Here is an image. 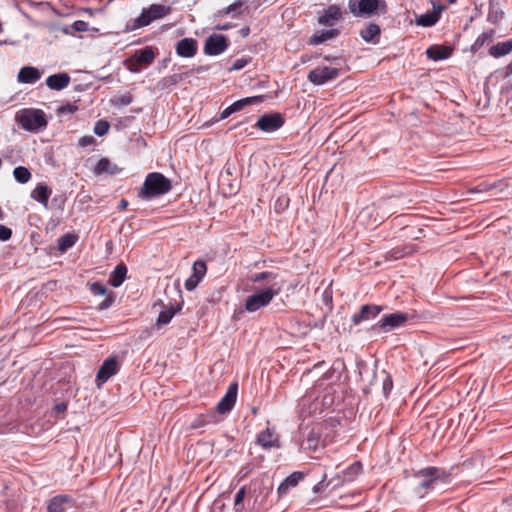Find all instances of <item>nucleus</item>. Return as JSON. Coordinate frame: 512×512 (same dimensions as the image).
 I'll use <instances>...</instances> for the list:
<instances>
[{"label":"nucleus","instance_id":"nucleus-28","mask_svg":"<svg viewBox=\"0 0 512 512\" xmlns=\"http://www.w3.org/2000/svg\"><path fill=\"white\" fill-rule=\"evenodd\" d=\"M127 274V267L125 264H118L113 272L110 274L109 283L113 287H119L124 282Z\"/></svg>","mask_w":512,"mask_h":512},{"label":"nucleus","instance_id":"nucleus-43","mask_svg":"<svg viewBox=\"0 0 512 512\" xmlns=\"http://www.w3.org/2000/svg\"><path fill=\"white\" fill-rule=\"evenodd\" d=\"M89 286H90V291L94 295H105L107 293V288L100 282L91 283Z\"/></svg>","mask_w":512,"mask_h":512},{"label":"nucleus","instance_id":"nucleus-14","mask_svg":"<svg viewBox=\"0 0 512 512\" xmlns=\"http://www.w3.org/2000/svg\"><path fill=\"white\" fill-rule=\"evenodd\" d=\"M383 310L382 306L367 304L360 308V311L352 316V322L355 325L360 324L362 321H366L375 318Z\"/></svg>","mask_w":512,"mask_h":512},{"label":"nucleus","instance_id":"nucleus-24","mask_svg":"<svg viewBox=\"0 0 512 512\" xmlns=\"http://www.w3.org/2000/svg\"><path fill=\"white\" fill-rule=\"evenodd\" d=\"M380 27L377 24L369 23L364 29L360 31V36L366 42L378 43L380 38Z\"/></svg>","mask_w":512,"mask_h":512},{"label":"nucleus","instance_id":"nucleus-41","mask_svg":"<svg viewBox=\"0 0 512 512\" xmlns=\"http://www.w3.org/2000/svg\"><path fill=\"white\" fill-rule=\"evenodd\" d=\"M109 128L110 125L107 121L99 120L95 124L94 133L98 136H104L105 134H107Z\"/></svg>","mask_w":512,"mask_h":512},{"label":"nucleus","instance_id":"nucleus-44","mask_svg":"<svg viewBox=\"0 0 512 512\" xmlns=\"http://www.w3.org/2000/svg\"><path fill=\"white\" fill-rule=\"evenodd\" d=\"M127 69L130 72L138 73L141 71L142 64L140 62H134V55L126 60Z\"/></svg>","mask_w":512,"mask_h":512},{"label":"nucleus","instance_id":"nucleus-10","mask_svg":"<svg viewBox=\"0 0 512 512\" xmlns=\"http://www.w3.org/2000/svg\"><path fill=\"white\" fill-rule=\"evenodd\" d=\"M284 124V118L279 113H269L261 116L255 124V127L264 132H273L281 128Z\"/></svg>","mask_w":512,"mask_h":512},{"label":"nucleus","instance_id":"nucleus-15","mask_svg":"<svg viewBox=\"0 0 512 512\" xmlns=\"http://www.w3.org/2000/svg\"><path fill=\"white\" fill-rule=\"evenodd\" d=\"M74 506V500L69 495H57L53 497L47 506L48 512H66L68 508Z\"/></svg>","mask_w":512,"mask_h":512},{"label":"nucleus","instance_id":"nucleus-19","mask_svg":"<svg viewBox=\"0 0 512 512\" xmlns=\"http://www.w3.org/2000/svg\"><path fill=\"white\" fill-rule=\"evenodd\" d=\"M341 16L339 7L336 5H330L324 10L323 14L319 16L318 22L324 26H333Z\"/></svg>","mask_w":512,"mask_h":512},{"label":"nucleus","instance_id":"nucleus-50","mask_svg":"<svg viewBox=\"0 0 512 512\" xmlns=\"http://www.w3.org/2000/svg\"><path fill=\"white\" fill-rule=\"evenodd\" d=\"M12 236V230L5 225L0 224V240L8 241Z\"/></svg>","mask_w":512,"mask_h":512},{"label":"nucleus","instance_id":"nucleus-34","mask_svg":"<svg viewBox=\"0 0 512 512\" xmlns=\"http://www.w3.org/2000/svg\"><path fill=\"white\" fill-rule=\"evenodd\" d=\"M77 240V237L73 234H65L58 239V250L62 253L66 252L71 248Z\"/></svg>","mask_w":512,"mask_h":512},{"label":"nucleus","instance_id":"nucleus-46","mask_svg":"<svg viewBox=\"0 0 512 512\" xmlns=\"http://www.w3.org/2000/svg\"><path fill=\"white\" fill-rule=\"evenodd\" d=\"M201 281V279H198L196 276L194 275H191L186 281H185V288L188 290V291H192L194 290L199 282Z\"/></svg>","mask_w":512,"mask_h":512},{"label":"nucleus","instance_id":"nucleus-61","mask_svg":"<svg viewBox=\"0 0 512 512\" xmlns=\"http://www.w3.org/2000/svg\"><path fill=\"white\" fill-rule=\"evenodd\" d=\"M127 206H128V201H127V200H125V199H122V200L120 201V204H119V207H118V208H119V210H124V209H126V208H127Z\"/></svg>","mask_w":512,"mask_h":512},{"label":"nucleus","instance_id":"nucleus-35","mask_svg":"<svg viewBox=\"0 0 512 512\" xmlns=\"http://www.w3.org/2000/svg\"><path fill=\"white\" fill-rule=\"evenodd\" d=\"M320 436L313 430L309 432L307 438L302 443V448L306 450H316L318 447Z\"/></svg>","mask_w":512,"mask_h":512},{"label":"nucleus","instance_id":"nucleus-53","mask_svg":"<svg viewBox=\"0 0 512 512\" xmlns=\"http://www.w3.org/2000/svg\"><path fill=\"white\" fill-rule=\"evenodd\" d=\"M245 496H246V487L243 486L236 493L235 501H234L235 506H240L243 503Z\"/></svg>","mask_w":512,"mask_h":512},{"label":"nucleus","instance_id":"nucleus-3","mask_svg":"<svg viewBox=\"0 0 512 512\" xmlns=\"http://www.w3.org/2000/svg\"><path fill=\"white\" fill-rule=\"evenodd\" d=\"M171 12V8L161 4H152L144 8L139 17L126 24L125 31H133L149 25L152 21L162 18Z\"/></svg>","mask_w":512,"mask_h":512},{"label":"nucleus","instance_id":"nucleus-17","mask_svg":"<svg viewBox=\"0 0 512 512\" xmlns=\"http://www.w3.org/2000/svg\"><path fill=\"white\" fill-rule=\"evenodd\" d=\"M444 10V6L438 5L434 7L432 12H427L416 18V24L423 27L433 26L440 18L441 12Z\"/></svg>","mask_w":512,"mask_h":512},{"label":"nucleus","instance_id":"nucleus-32","mask_svg":"<svg viewBox=\"0 0 512 512\" xmlns=\"http://www.w3.org/2000/svg\"><path fill=\"white\" fill-rule=\"evenodd\" d=\"M263 96H253V97H247L240 99L233 104H231L232 108L235 112L241 111L244 107L252 104H257L262 102Z\"/></svg>","mask_w":512,"mask_h":512},{"label":"nucleus","instance_id":"nucleus-47","mask_svg":"<svg viewBox=\"0 0 512 512\" xmlns=\"http://www.w3.org/2000/svg\"><path fill=\"white\" fill-rule=\"evenodd\" d=\"M71 28L75 32H85L88 30V23L82 20H77L71 25Z\"/></svg>","mask_w":512,"mask_h":512},{"label":"nucleus","instance_id":"nucleus-51","mask_svg":"<svg viewBox=\"0 0 512 512\" xmlns=\"http://www.w3.org/2000/svg\"><path fill=\"white\" fill-rule=\"evenodd\" d=\"M332 482H333V480H330V481L326 482V474H325L323 479L314 486L313 490H314L315 493L322 492Z\"/></svg>","mask_w":512,"mask_h":512},{"label":"nucleus","instance_id":"nucleus-13","mask_svg":"<svg viewBox=\"0 0 512 512\" xmlns=\"http://www.w3.org/2000/svg\"><path fill=\"white\" fill-rule=\"evenodd\" d=\"M175 50L178 56L190 58L196 55L198 43L193 38H183L177 42Z\"/></svg>","mask_w":512,"mask_h":512},{"label":"nucleus","instance_id":"nucleus-30","mask_svg":"<svg viewBox=\"0 0 512 512\" xmlns=\"http://www.w3.org/2000/svg\"><path fill=\"white\" fill-rule=\"evenodd\" d=\"M512 51V40H508L505 42L497 43L496 45H493L489 53L491 56L498 58L504 55L509 54Z\"/></svg>","mask_w":512,"mask_h":512},{"label":"nucleus","instance_id":"nucleus-52","mask_svg":"<svg viewBox=\"0 0 512 512\" xmlns=\"http://www.w3.org/2000/svg\"><path fill=\"white\" fill-rule=\"evenodd\" d=\"M250 62V59L248 58H239L236 59L231 67V70H241L243 69L248 63Z\"/></svg>","mask_w":512,"mask_h":512},{"label":"nucleus","instance_id":"nucleus-22","mask_svg":"<svg viewBox=\"0 0 512 512\" xmlns=\"http://www.w3.org/2000/svg\"><path fill=\"white\" fill-rule=\"evenodd\" d=\"M93 172L96 175H101L103 173L115 175L120 172V168L116 164L112 163L108 158H101L96 164Z\"/></svg>","mask_w":512,"mask_h":512},{"label":"nucleus","instance_id":"nucleus-7","mask_svg":"<svg viewBox=\"0 0 512 512\" xmlns=\"http://www.w3.org/2000/svg\"><path fill=\"white\" fill-rule=\"evenodd\" d=\"M339 75V68L320 66L311 70L307 78L314 85H323L329 81L335 80L336 78L339 77Z\"/></svg>","mask_w":512,"mask_h":512},{"label":"nucleus","instance_id":"nucleus-62","mask_svg":"<svg viewBox=\"0 0 512 512\" xmlns=\"http://www.w3.org/2000/svg\"><path fill=\"white\" fill-rule=\"evenodd\" d=\"M249 32H250L249 27H244V28H242V29L240 30V33H241V35H242L243 37L248 36V35H249Z\"/></svg>","mask_w":512,"mask_h":512},{"label":"nucleus","instance_id":"nucleus-36","mask_svg":"<svg viewBox=\"0 0 512 512\" xmlns=\"http://www.w3.org/2000/svg\"><path fill=\"white\" fill-rule=\"evenodd\" d=\"M14 178L21 184L27 183L31 179L30 171L24 166H18L13 171Z\"/></svg>","mask_w":512,"mask_h":512},{"label":"nucleus","instance_id":"nucleus-56","mask_svg":"<svg viewBox=\"0 0 512 512\" xmlns=\"http://www.w3.org/2000/svg\"><path fill=\"white\" fill-rule=\"evenodd\" d=\"M66 410H67V404H66L65 402L57 403V404L54 406V411H55L57 414H62V413H64Z\"/></svg>","mask_w":512,"mask_h":512},{"label":"nucleus","instance_id":"nucleus-11","mask_svg":"<svg viewBox=\"0 0 512 512\" xmlns=\"http://www.w3.org/2000/svg\"><path fill=\"white\" fill-rule=\"evenodd\" d=\"M120 365L115 357H110L106 359L101 367L99 368L96 376L97 386L100 387L101 384L106 382L113 375L117 374L119 371Z\"/></svg>","mask_w":512,"mask_h":512},{"label":"nucleus","instance_id":"nucleus-25","mask_svg":"<svg viewBox=\"0 0 512 512\" xmlns=\"http://www.w3.org/2000/svg\"><path fill=\"white\" fill-rule=\"evenodd\" d=\"M51 193L52 191L47 185L38 184L35 187V189L31 192V198L47 207Z\"/></svg>","mask_w":512,"mask_h":512},{"label":"nucleus","instance_id":"nucleus-20","mask_svg":"<svg viewBox=\"0 0 512 512\" xmlns=\"http://www.w3.org/2000/svg\"><path fill=\"white\" fill-rule=\"evenodd\" d=\"M451 53V48L443 45H433L426 50L427 57L434 61L447 59L451 56Z\"/></svg>","mask_w":512,"mask_h":512},{"label":"nucleus","instance_id":"nucleus-23","mask_svg":"<svg viewBox=\"0 0 512 512\" xmlns=\"http://www.w3.org/2000/svg\"><path fill=\"white\" fill-rule=\"evenodd\" d=\"M304 474L302 472H293L290 474L278 487V494L284 495L290 488L297 486V484L303 479Z\"/></svg>","mask_w":512,"mask_h":512},{"label":"nucleus","instance_id":"nucleus-27","mask_svg":"<svg viewBox=\"0 0 512 512\" xmlns=\"http://www.w3.org/2000/svg\"><path fill=\"white\" fill-rule=\"evenodd\" d=\"M339 35L338 29L323 30L313 34L309 39V44L318 45L326 42L327 40L333 39Z\"/></svg>","mask_w":512,"mask_h":512},{"label":"nucleus","instance_id":"nucleus-31","mask_svg":"<svg viewBox=\"0 0 512 512\" xmlns=\"http://www.w3.org/2000/svg\"><path fill=\"white\" fill-rule=\"evenodd\" d=\"M362 464L357 461L354 462L349 468L344 471L343 480L337 479V482L334 486H338L343 483V481H353L354 478L361 472Z\"/></svg>","mask_w":512,"mask_h":512},{"label":"nucleus","instance_id":"nucleus-38","mask_svg":"<svg viewBox=\"0 0 512 512\" xmlns=\"http://www.w3.org/2000/svg\"><path fill=\"white\" fill-rule=\"evenodd\" d=\"M502 184H503L502 181L495 182V183H492V184L483 182V183H480L479 185H477L476 187L471 188L469 190V192L470 193L486 192V191H489V190L494 189L496 187H499Z\"/></svg>","mask_w":512,"mask_h":512},{"label":"nucleus","instance_id":"nucleus-58","mask_svg":"<svg viewBox=\"0 0 512 512\" xmlns=\"http://www.w3.org/2000/svg\"><path fill=\"white\" fill-rule=\"evenodd\" d=\"M391 206H392V204H391L390 202H385V203L383 204V207H382V208L385 210V211H384V214H385V215L390 216V215H392V214H395V213H396V211H393V210L391 209Z\"/></svg>","mask_w":512,"mask_h":512},{"label":"nucleus","instance_id":"nucleus-57","mask_svg":"<svg viewBox=\"0 0 512 512\" xmlns=\"http://www.w3.org/2000/svg\"><path fill=\"white\" fill-rule=\"evenodd\" d=\"M93 142L94 138L92 136H85L80 139V145L84 147L91 145Z\"/></svg>","mask_w":512,"mask_h":512},{"label":"nucleus","instance_id":"nucleus-21","mask_svg":"<svg viewBox=\"0 0 512 512\" xmlns=\"http://www.w3.org/2000/svg\"><path fill=\"white\" fill-rule=\"evenodd\" d=\"M40 78V71L37 68L31 66L21 68L18 73V81L20 83H35Z\"/></svg>","mask_w":512,"mask_h":512},{"label":"nucleus","instance_id":"nucleus-5","mask_svg":"<svg viewBox=\"0 0 512 512\" xmlns=\"http://www.w3.org/2000/svg\"><path fill=\"white\" fill-rule=\"evenodd\" d=\"M16 119L27 131H39L47 126L46 115L40 109H23L17 114Z\"/></svg>","mask_w":512,"mask_h":512},{"label":"nucleus","instance_id":"nucleus-1","mask_svg":"<svg viewBox=\"0 0 512 512\" xmlns=\"http://www.w3.org/2000/svg\"><path fill=\"white\" fill-rule=\"evenodd\" d=\"M418 484L415 491L420 497H424L430 491L441 490L450 483V473L438 467H427L415 474Z\"/></svg>","mask_w":512,"mask_h":512},{"label":"nucleus","instance_id":"nucleus-49","mask_svg":"<svg viewBox=\"0 0 512 512\" xmlns=\"http://www.w3.org/2000/svg\"><path fill=\"white\" fill-rule=\"evenodd\" d=\"M132 101H133L132 95L130 93H126V94L121 95L120 97H118L115 100V103L118 104V105L126 106V105L131 104Z\"/></svg>","mask_w":512,"mask_h":512},{"label":"nucleus","instance_id":"nucleus-63","mask_svg":"<svg viewBox=\"0 0 512 512\" xmlns=\"http://www.w3.org/2000/svg\"><path fill=\"white\" fill-rule=\"evenodd\" d=\"M234 510H235V512H243V510H244L243 503L240 506H235L234 505Z\"/></svg>","mask_w":512,"mask_h":512},{"label":"nucleus","instance_id":"nucleus-45","mask_svg":"<svg viewBox=\"0 0 512 512\" xmlns=\"http://www.w3.org/2000/svg\"><path fill=\"white\" fill-rule=\"evenodd\" d=\"M115 301V294L113 292H110L107 297L105 298L104 301H102L100 304H99V309L100 310H105V309H108Z\"/></svg>","mask_w":512,"mask_h":512},{"label":"nucleus","instance_id":"nucleus-12","mask_svg":"<svg viewBox=\"0 0 512 512\" xmlns=\"http://www.w3.org/2000/svg\"><path fill=\"white\" fill-rule=\"evenodd\" d=\"M238 393V384L237 382H233L229 385L226 394L220 400V402L216 406V410L220 414L228 413L232 410L235 405Z\"/></svg>","mask_w":512,"mask_h":512},{"label":"nucleus","instance_id":"nucleus-29","mask_svg":"<svg viewBox=\"0 0 512 512\" xmlns=\"http://www.w3.org/2000/svg\"><path fill=\"white\" fill-rule=\"evenodd\" d=\"M155 59V53L151 47H145L134 54V62H140L142 65H150Z\"/></svg>","mask_w":512,"mask_h":512},{"label":"nucleus","instance_id":"nucleus-59","mask_svg":"<svg viewBox=\"0 0 512 512\" xmlns=\"http://www.w3.org/2000/svg\"><path fill=\"white\" fill-rule=\"evenodd\" d=\"M233 113H235V111L232 108V106L230 105L226 109H224L223 112L221 113V119H225V118L229 117Z\"/></svg>","mask_w":512,"mask_h":512},{"label":"nucleus","instance_id":"nucleus-64","mask_svg":"<svg viewBox=\"0 0 512 512\" xmlns=\"http://www.w3.org/2000/svg\"><path fill=\"white\" fill-rule=\"evenodd\" d=\"M334 371L330 370L327 373L324 374V379H329L332 377Z\"/></svg>","mask_w":512,"mask_h":512},{"label":"nucleus","instance_id":"nucleus-16","mask_svg":"<svg viewBox=\"0 0 512 512\" xmlns=\"http://www.w3.org/2000/svg\"><path fill=\"white\" fill-rule=\"evenodd\" d=\"M256 442L264 449H269L272 447H276V448L280 447L279 439L275 433V430L272 428H269V427L258 434Z\"/></svg>","mask_w":512,"mask_h":512},{"label":"nucleus","instance_id":"nucleus-39","mask_svg":"<svg viewBox=\"0 0 512 512\" xmlns=\"http://www.w3.org/2000/svg\"><path fill=\"white\" fill-rule=\"evenodd\" d=\"M276 274L272 273V272H268V271H265V272H261V273H256L254 275L251 276V281L252 282H262V281H272L274 279H276Z\"/></svg>","mask_w":512,"mask_h":512},{"label":"nucleus","instance_id":"nucleus-18","mask_svg":"<svg viewBox=\"0 0 512 512\" xmlns=\"http://www.w3.org/2000/svg\"><path fill=\"white\" fill-rule=\"evenodd\" d=\"M70 80L71 78L68 73L53 74L46 79V85L52 90L59 91L67 87Z\"/></svg>","mask_w":512,"mask_h":512},{"label":"nucleus","instance_id":"nucleus-33","mask_svg":"<svg viewBox=\"0 0 512 512\" xmlns=\"http://www.w3.org/2000/svg\"><path fill=\"white\" fill-rule=\"evenodd\" d=\"M183 80V74H172L162 78L157 87L161 90H164L170 86L176 85Z\"/></svg>","mask_w":512,"mask_h":512},{"label":"nucleus","instance_id":"nucleus-4","mask_svg":"<svg viewBox=\"0 0 512 512\" xmlns=\"http://www.w3.org/2000/svg\"><path fill=\"white\" fill-rule=\"evenodd\" d=\"M282 286L273 282L269 287L258 290L254 294L247 297L245 302V309L248 312H255L262 307L267 306L272 299L278 295Z\"/></svg>","mask_w":512,"mask_h":512},{"label":"nucleus","instance_id":"nucleus-37","mask_svg":"<svg viewBox=\"0 0 512 512\" xmlns=\"http://www.w3.org/2000/svg\"><path fill=\"white\" fill-rule=\"evenodd\" d=\"M207 271L206 263L202 260H197L194 262L192 266V275L196 276L198 279H201L205 276Z\"/></svg>","mask_w":512,"mask_h":512},{"label":"nucleus","instance_id":"nucleus-40","mask_svg":"<svg viewBox=\"0 0 512 512\" xmlns=\"http://www.w3.org/2000/svg\"><path fill=\"white\" fill-rule=\"evenodd\" d=\"M410 253H411V250L409 248H403V249L396 248V249L389 251L386 255V258L391 259V260H397V259L403 258L405 255H408Z\"/></svg>","mask_w":512,"mask_h":512},{"label":"nucleus","instance_id":"nucleus-54","mask_svg":"<svg viewBox=\"0 0 512 512\" xmlns=\"http://www.w3.org/2000/svg\"><path fill=\"white\" fill-rule=\"evenodd\" d=\"M244 5V2L243 1H236L234 2L233 4L229 5L228 7L225 8V10L223 11L225 14H230L232 12H236L238 11V9H240L242 6Z\"/></svg>","mask_w":512,"mask_h":512},{"label":"nucleus","instance_id":"nucleus-48","mask_svg":"<svg viewBox=\"0 0 512 512\" xmlns=\"http://www.w3.org/2000/svg\"><path fill=\"white\" fill-rule=\"evenodd\" d=\"M383 393L387 397L390 393V391L393 388V381L390 375H386L384 381H383Z\"/></svg>","mask_w":512,"mask_h":512},{"label":"nucleus","instance_id":"nucleus-8","mask_svg":"<svg viewBox=\"0 0 512 512\" xmlns=\"http://www.w3.org/2000/svg\"><path fill=\"white\" fill-rule=\"evenodd\" d=\"M409 319L407 313L396 312L388 315H384L380 321L376 324L382 331L388 332L395 328L403 326Z\"/></svg>","mask_w":512,"mask_h":512},{"label":"nucleus","instance_id":"nucleus-55","mask_svg":"<svg viewBox=\"0 0 512 512\" xmlns=\"http://www.w3.org/2000/svg\"><path fill=\"white\" fill-rule=\"evenodd\" d=\"M76 110H77L76 105L67 104V105H63V106L59 107L57 111L59 114H65V113H74Z\"/></svg>","mask_w":512,"mask_h":512},{"label":"nucleus","instance_id":"nucleus-6","mask_svg":"<svg viewBox=\"0 0 512 512\" xmlns=\"http://www.w3.org/2000/svg\"><path fill=\"white\" fill-rule=\"evenodd\" d=\"M351 13L355 16H361L364 14H374L378 10L385 12L386 3L384 0H360L358 3L356 0H349L348 3Z\"/></svg>","mask_w":512,"mask_h":512},{"label":"nucleus","instance_id":"nucleus-2","mask_svg":"<svg viewBox=\"0 0 512 512\" xmlns=\"http://www.w3.org/2000/svg\"><path fill=\"white\" fill-rule=\"evenodd\" d=\"M172 189L171 181L163 174L158 172L149 173L143 186L138 192V197L141 199H152L157 196L164 195Z\"/></svg>","mask_w":512,"mask_h":512},{"label":"nucleus","instance_id":"nucleus-42","mask_svg":"<svg viewBox=\"0 0 512 512\" xmlns=\"http://www.w3.org/2000/svg\"><path fill=\"white\" fill-rule=\"evenodd\" d=\"M492 36L493 31L482 33L481 35L478 36L473 46L476 48L483 46L487 41H490L492 39Z\"/></svg>","mask_w":512,"mask_h":512},{"label":"nucleus","instance_id":"nucleus-26","mask_svg":"<svg viewBox=\"0 0 512 512\" xmlns=\"http://www.w3.org/2000/svg\"><path fill=\"white\" fill-rule=\"evenodd\" d=\"M182 308V304L179 303V304H176L175 306L174 305H170L169 307H166L164 310H162L160 313H159V316L157 318V326H162V325H166L168 324L171 319L173 318V316L178 312L180 311Z\"/></svg>","mask_w":512,"mask_h":512},{"label":"nucleus","instance_id":"nucleus-9","mask_svg":"<svg viewBox=\"0 0 512 512\" xmlns=\"http://www.w3.org/2000/svg\"><path fill=\"white\" fill-rule=\"evenodd\" d=\"M228 39L222 34H213L209 36L204 45V52L207 55H219L228 47Z\"/></svg>","mask_w":512,"mask_h":512},{"label":"nucleus","instance_id":"nucleus-60","mask_svg":"<svg viewBox=\"0 0 512 512\" xmlns=\"http://www.w3.org/2000/svg\"><path fill=\"white\" fill-rule=\"evenodd\" d=\"M510 75H512V62L506 66L504 77H509Z\"/></svg>","mask_w":512,"mask_h":512}]
</instances>
